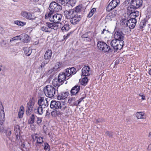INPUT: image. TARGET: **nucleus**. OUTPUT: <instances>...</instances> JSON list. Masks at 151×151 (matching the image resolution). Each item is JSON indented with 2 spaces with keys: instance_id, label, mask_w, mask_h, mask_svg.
<instances>
[{
  "instance_id": "1",
  "label": "nucleus",
  "mask_w": 151,
  "mask_h": 151,
  "mask_svg": "<svg viewBox=\"0 0 151 151\" xmlns=\"http://www.w3.org/2000/svg\"><path fill=\"white\" fill-rule=\"evenodd\" d=\"M50 107L51 109L56 110L60 109L61 111H64L67 109V104L64 102L61 103L59 101L55 100L52 101L50 103Z\"/></svg>"
},
{
  "instance_id": "2",
  "label": "nucleus",
  "mask_w": 151,
  "mask_h": 151,
  "mask_svg": "<svg viewBox=\"0 0 151 151\" xmlns=\"http://www.w3.org/2000/svg\"><path fill=\"white\" fill-rule=\"evenodd\" d=\"M66 78L65 73L64 72L60 73L58 76V82L56 81L57 78L54 79L52 81V84L53 86L55 87H57V91H58V88L64 83V81Z\"/></svg>"
},
{
  "instance_id": "3",
  "label": "nucleus",
  "mask_w": 151,
  "mask_h": 151,
  "mask_svg": "<svg viewBox=\"0 0 151 151\" xmlns=\"http://www.w3.org/2000/svg\"><path fill=\"white\" fill-rule=\"evenodd\" d=\"M43 90L45 96L51 98L54 96L56 92L55 88L50 85H47L45 87Z\"/></svg>"
},
{
  "instance_id": "4",
  "label": "nucleus",
  "mask_w": 151,
  "mask_h": 151,
  "mask_svg": "<svg viewBox=\"0 0 151 151\" xmlns=\"http://www.w3.org/2000/svg\"><path fill=\"white\" fill-rule=\"evenodd\" d=\"M112 47L115 50H121L124 45V43L122 41L120 42L116 40H113L111 42Z\"/></svg>"
},
{
  "instance_id": "5",
  "label": "nucleus",
  "mask_w": 151,
  "mask_h": 151,
  "mask_svg": "<svg viewBox=\"0 0 151 151\" xmlns=\"http://www.w3.org/2000/svg\"><path fill=\"white\" fill-rule=\"evenodd\" d=\"M14 131H15V134L16 136V141L19 142H22L23 141V139L22 136H21L20 130V127L18 125H16L15 126L14 128Z\"/></svg>"
},
{
  "instance_id": "6",
  "label": "nucleus",
  "mask_w": 151,
  "mask_h": 151,
  "mask_svg": "<svg viewBox=\"0 0 151 151\" xmlns=\"http://www.w3.org/2000/svg\"><path fill=\"white\" fill-rule=\"evenodd\" d=\"M120 3L119 0H112L106 7V10L108 12L110 11L118 6Z\"/></svg>"
},
{
  "instance_id": "7",
  "label": "nucleus",
  "mask_w": 151,
  "mask_h": 151,
  "mask_svg": "<svg viewBox=\"0 0 151 151\" xmlns=\"http://www.w3.org/2000/svg\"><path fill=\"white\" fill-rule=\"evenodd\" d=\"M4 109L2 104L0 103V128L1 130L2 129L3 124H4L5 120V113Z\"/></svg>"
},
{
  "instance_id": "8",
  "label": "nucleus",
  "mask_w": 151,
  "mask_h": 151,
  "mask_svg": "<svg viewBox=\"0 0 151 151\" xmlns=\"http://www.w3.org/2000/svg\"><path fill=\"white\" fill-rule=\"evenodd\" d=\"M93 36V34L92 32H87L83 34L81 36V38L83 40L90 42L91 41Z\"/></svg>"
},
{
  "instance_id": "9",
  "label": "nucleus",
  "mask_w": 151,
  "mask_h": 151,
  "mask_svg": "<svg viewBox=\"0 0 151 151\" xmlns=\"http://www.w3.org/2000/svg\"><path fill=\"white\" fill-rule=\"evenodd\" d=\"M63 17L62 14H56L52 16L50 18V21L53 23H60Z\"/></svg>"
},
{
  "instance_id": "10",
  "label": "nucleus",
  "mask_w": 151,
  "mask_h": 151,
  "mask_svg": "<svg viewBox=\"0 0 151 151\" xmlns=\"http://www.w3.org/2000/svg\"><path fill=\"white\" fill-rule=\"evenodd\" d=\"M76 14L73 9H65L64 12V15L67 19H70Z\"/></svg>"
},
{
  "instance_id": "11",
  "label": "nucleus",
  "mask_w": 151,
  "mask_h": 151,
  "mask_svg": "<svg viewBox=\"0 0 151 151\" xmlns=\"http://www.w3.org/2000/svg\"><path fill=\"white\" fill-rule=\"evenodd\" d=\"M50 8L56 12H58L61 10L62 9V6L58 3L55 1L51 2L50 4Z\"/></svg>"
},
{
  "instance_id": "12",
  "label": "nucleus",
  "mask_w": 151,
  "mask_h": 151,
  "mask_svg": "<svg viewBox=\"0 0 151 151\" xmlns=\"http://www.w3.org/2000/svg\"><path fill=\"white\" fill-rule=\"evenodd\" d=\"M76 72V69L74 67H72L65 69L64 73L66 77H69L75 74Z\"/></svg>"
},
{
  "instance_id": "13",
  "label": "nucleus",
  "mask_w": 151,
  "mask_h": 151,
  "mask_svg": "<svg viewBox=\"0 0 151 151\" xmlns=\"http://www.w3.org/2000/svg\"><path fill=\"white\" fill-rule=\"evenodd\" d=\"M35 104V102L32 100H30L27 103V109L26 110V113L27 116L30 115L32 111L33 110Z\"/></svg>"
},
{
  "instance_id": "14",
  "label": "nucleus",
  "mask_w": 151,
  "mask_h": 151,
  "mask_svg": "<svg viewBox=\"0 0 151 151\" xmlns=\"http://www.w3.org/2000/svg\"><path fill=\"white\" fill-rule=\"evenodd\" d=\"M136 23V19L134 17H131L130 19L127 21L126 25L128 27L129 29H132L135 27Z\"/></svg>"
},
{
  "instance_id": "15",
  "label": "nucleus",
  "mask_w": 151,
  "mask_h": 151,
  "mask_svg": "<svg viewBox=\"0 0 151 151\" xmlns=\"http://www.w3.org/2000/svg\"><path fill=\"white\" fill-rule=\"evenodd\" d=\"M142 0H131L130 8L137 9L142 5Z\"/></svg>"
},
{
  "instance_id": "16",
  "label": "nucleus",
  "mask_w": 151,
  "mask_h": 151,
  "mask_svg": "<svg viewBox=\"0 0 151 151\" xmlns=\"http://www.w3.org/2000/svg\"><path fill=\"white\" fill-rule=\"evenodd\" d=\"M124 34L120 31L116 32L114 35L115 40H116L120 42L122 41L124 43L123 41L124 39Z\"/></svg>"
},
{
  "instance_id": "17",
  "label": "nucleus",
  "mask_w": 151,
  "mask_h": 151,
  "mask_svg": "<svg viewBox=\"0 0 151 151\" xmlns=\"http://www.w3.org/2000/svg\"><path fill=\"white\" fill-rule=\"evenodd\" d=\"M81 20V16L78 14H76L70 19V22L73 24H77Z\"/></svg>"
},
{
  "instance_id": "18",
  "label": "nucleus",
  "mask_w": 151,
  "mask_h": 151,
  "mask_svg": "<svg viewBox=\"0 0 151 151\" xmlns=\"http://www.w3.org/2000/svg\"><path fill=\"white\" fill-rule=\"evenodd\" d=\"M90 68L89 67L87 66H84L82 70V75L83 76H86L90 75Z\"/></svg>"
},
{
  "instance_id": "19",
  "label": "nucleus",
  "mask_w": 151,
  "mask_h": 151,
  "mask_svg": "<svg viewBox=\"0 0 151 151\" xmlns=\"http://www.w3.org/2000/svg\"><path fill=\"white\" fill-rule=\"evenodd\" d=\"M130 9H131L130 10V11L131 13L129 15L131 18L134 17V18H135V17L139 16V12L138 11L136 10V9L132 8H130Z\"/></svg>"
},
{
  "instance_id": "20",
  "label": "nucleus",
  "mask_w": 151,
  "mask_h": 151,
  "mask_svg": "<svg viewBox=\"0 0 151 151\" xmlns=\"http://www.w3.org/2000/svg\"><path fill=\"white\" fill-rule=\"evenodd\" d=\"M80 86L77 85L73 87L70 91L71 95H74L78 93L80 90Z\"/></svg>"
},
{
  "instance_id": "21",
  "label": "nucleus",
  "mask_w": 151,
  "mask_h": 151,
  "mask_svg": "<svg viewBox=\"0 0 151 151\" xmlns=\"http://www.w3.org/2000/svg\"><path fill=\"white\" fill-rule=\"evenodd\" d=\"M22 40L25 43H27L30 40V39L29 36L27 34H22L21 35V37L19 40Z\"/></svg>"
},
{
  "instance_id": "22",
  "label": "nucleus",
  "mask_w": 151,
  "mask_h": 151,
  "mask_svg": "<svg viewBox=\"0 0 151 151\" xmlns=\"http://www.w3.org/2000/svg\"><path fill=\"white\" fill-rule=\"evenodd\" d=\"M68 92H62L58 96L57 98L58 100L64 99L68 96Z\"/></svg>"
},
{
  "instance_id": "23",
  "label": "nucleus",
  "mask_w": 151,
  "mask_h": 151,
  "mask_svg": "<svg viewBox=\"0 0 151 151\" xmlns=\"http://www.w3.org/2000/svg\"><path fill=\"white\" fill-rule=\"evenodd\" d=\"M38 104L39 106L43 108H45L48 106L47 104H46L45 103L44 97H40L38 100Z\"/></svg>"
},
{
  "instance_id": "24",
  "label": "nucleus",
  "mask_w": 151,
  "mask_h": 151,
  "mask_svg": "<svg viewBox=\"0 0 151 151\" xmlns=\"http://www.w3.org/2000/svg\"><path fill=\"white\" fill-rule=\"evenodd\" d=\"M29 117V119L28 120V123L29 124H33L35 122V119L37 116L34 114H30L29 116H27Z\"/></svg>"
},
{
  "instance_id": "25",
  "label": "nucleus",
  "mask_w": 151,
  "mask_h": 151,
  "mask_svg": "<svg viewBox=\"0 0 151 151\" xmlns=\"http://www.w3.org/2000/svg\"><path fill=\"white\" fill-rule=\"evenodd\" d=\"M52 55V51L50 50L49 49L47 50L44 55V59L47 60H49L50 61Z\"/></svg>"
},
{
  "instance_id": "26",
  "label": "nucleus",
  "mask_w": 151,
  "mask_h": 151,
  "mask_svg": "<svg viewBox=\"0 0 151 151\" xmlns=\"http://www.w3.org/2000/svg\"><path fill=\"white\" fill-rule=\"evenodd\" d=\"M37 135V134H36L35 135V139L37 140L36 145L37 147L40 146L43 143V138L40 137H38Z\"/></svg>"
},
{
  "instance_id": "27",
  "label": "nucleus",
  "mask_w": 151,
  "mask_h": 151,
  "mask_svg": "<svg viewBox=\"0 0 151 151\" xmlns=\"http://www.w3.org/2000/svg\"><path fill=\"white\" fill-rule=\"evenodd\" d=\"M22 15L26 18L31 20L32 19V15L29 12H23L22 13Z\"/></svg>"
},
{
  "instance_id": "28",
  "label": "nucleus",
  "mask_w": 151,
  "mask_h": 151,
  "mask_svg": "<svg viewBox=\"0 0 151 151\" xmlns=\"http://www.w3.org/2000/svg\"><path fill=\"white\" fill-rule=\"evenodd\" d=\"M43 108L40 106L38 107H36L34 109L35 112L40 115L42 114L43 113Z\"/></svg>"
},
{
  "instance_id": "29",
  "label": "nucleus",
  "mask_w": 151,
  "mask_h": 151,
  "mask_svg": "<svg viewBox=\"0 0 151 151\" xmlns=\"http://www.w3.org/2000/svg\"><path fill=\"white\" fill-rule=\"evenodd\" d=\"M104 48L102 49V51L104 52H111L112 51L110 46L106 43L105 44Z\"/></svg>"
},
{
  "instance_id": "30",
  "label": "nucleus",
  "mask_w": 151,
  "mask_h": 151,
  "mask_svg": "<svg viewBox=\"0 0 151 151\" xmlns=\"http://www.w3.org/2000/svg\"><path fill=\"white\" fill-rule=\"evenodd\" d=\"M25 55L27 56H29L32 52L31 49L28 47H24L23 48Z\"/></svg>"
},
{
  "instance_id": "31",
  "label": "nucleus",
  "mask_w": 151,
  "mask_h": 151,
  "mask_svg": "<svg viewBox=\"0 0 151 151\" xmlns=\"http://www.w3.org/2000/svg\"><path fill=\"white\" fill-rule=\"evenodd\" d=\"M69 26L68 22L65 21L64 23V24L62 27L61 30L63 31H66L69 29Z\"/></svg>"
},
{
  "instance_id": "32",
  "label": "nucleus",
  "mask_w": 151,
  "mask_h": 151,
  "mask_svg": "<svg viewBox=\"0 0 151 151\" xmlns=\"http://www.w3.org/2000/svg\"><path fill=\"white\" fill-rule=\"evenodd\" d=\"M49 9L50 10V12L48 13H46L45 15V18L47 19L48 18H49L50 19V18L51 17H52V15L54 13L55 11L51 9L50 8V6L49 8Z\"/></svg>"
},
{
  "instance_id": "33",
  "label": "nucleus",
  "mask_w": 151,
  "mask_h": 151,
  "mask_svg": "<svg viewBox=\"0 0 151 151\" xmlns=\"http://www.w3.org/2000/svg\"><path fill=\"white\" fill-rule=\"evenodd\" d=\"M105 43L104 42L99 41L97 43V46L100 50L102 51V49L105 45Z\"/></svg>"
},
{
  "instance_id": "34",
  "label": "nucleus",
  "mask_w": 151,
  "mask_h": 151,
  "mask_svg": "<svg viewBox=\"0 0 151 151\" xmlns=\"http://www.w3.org/2000/svg\"><path fill=\"white\" fill-rule=\"evenodd\" d=\"M49 62V60H45L42 63L41 65L38 68L39 69L42 70L43 68Z\"/></svg>"
},
{
  "instance_id": "35",
  "label": "nucleus",
  "mask_w": 151,
  "mask_h": 151,
  "mask_svg": "<svg viewBox=\"0 0 151 151\" xmlns=\"http://www.w3.org/2000/svg\"><path fill=\"white\" fill-rule=\"evenodd\" d=\"M82 7V5H79L76 6L74 9H73L74 10V12L76 13V14H78V13H79L81 11Z\"/></svg>"
},
{
  "instance_id": "36",
  "label": "nucleus",
  "mask_w": 151,
  "mask_h": 151,
  "mask_svg": "<svg viewBox=\"0 0 151 151\" xmlns=\"http://www.w3.org/2000/svg\"><path fill=\"white\" fill-rule=\"evenodd\" d=\"M145 114L142 112H138L136 113L135 115L137 119H143V116Z\"/></svg>"
},
{
  "instance_id": "37",
  "label": "nucleus",
  "mask_w": 151,
  "mask_h": 151,
  "mask_svg": "<svg viewBox=\"0 0 151 151\" xmlns=\"http://www.w3.org/2000/svg\"><path fill=\"white\" fill-rule=\"evenodd\" d=\"M62 67V63L58 62L56 63L53 69H55L56 71L58 70L59 68Z\"/></svg>"
},
{
  "instance_id": "38",
  "label": "nucleus",
  "mask_w": 151,
  "mask_h": 151,
  "mask_svg": "<svg viewBox=\"0 0 151 151\" xmlns=\"http://www.w3.org/2000/svg\"><path fill=\"white\" fill-rule=\"evenodd\" d=\"M88 81V80L86 76H85L82 79L81 81V85L83 86H86L87 84Z\"/></svg>"
},
{
  "instance_id": "39",
  "label": "nucleus",
  "mask_w": 151,
  "mask_h": 151,
  "mask_svg": "<svg viewBox=\"0 0 151 151\" xmlns=\"http://www.w3.org/2000/svg\"><path fill=\"white\" fill-rule=\"evenodd\" d=\"M41 30L44 32H51V30H50V28H49L48 27L45 26L42 27L40 29Z\"/></svg>"
},
{
  "instance_id": "40",
  "label": "nucleus",
  "mask_w": 151,
  "mask_h": 151,
  "mask_svg": "<svg viewBox=\"0 0 151 151\" xmlns=\"http://www.w3.org/2000/svg\"><path fill=\"white\" fill-rule=\"evenodd\" d=\"M37 120H36V122L37 124L38 125H42V118L37 117H36Z\"/></svg>"
},
{
  "instance_id": "41",
  "label": "nucleus",
  "mask_w": 151,
  "mask_h": 151,
  "mask_svg": "<svg viewBox=\"0 0 151 151\" xmlns=\"http://www.w3.org/2000/svg\"><path fill=\"white\" fill-rule=\"evenodd\" d=\"M84 98L85 97H81L78 100L73 102V104L75 106H77L80 103L81 101L84 99Z\"/></svg>"
},
{
  "instance_id": "42",
  "label": "nucleus",
  "mask_w": 151,
  "mask_h": 151,
  "mask_svg": "<svg viewBox=\"0 0 151 151\" xmlns=\"http://www.w3.org/2000/svg\"><path fill=\"white\" fill-rule=\"evenodd\" d=\"M12 129L10 128H8L5 130V134L8 138L12 134Z\"/></svg>"
},
{
  "instance_id": "43",
  "label": "nucleus",
  "mask_w": 151,
  "mask_h": 151,
  "mask_svg": "<svg viewBox=\"0 0 151 151\" xmlns=\"http://www.w3.org/2000/svg\"><path fill=\"white\" fill-rule=\"evenodd\" d=\"M14 23L18 25L22 26L25 25L26 24L25 22H21L20 21H15L14 22Z\"/></svg>"
},
{
  "instance_id": "44",
  "label": "nucleus",
  "mask_w": 151,
  "mask_h": 151,
  "mask_svg": "<svg viewBox=\"0 0 151 151\" xmlns=\"http://www.w3.org/2000/svg\"><path fill=\"white\" fill-rule=\"evenodd\" d=\"M46 25L49 28H50V30H51L52 29H55V28H53L54 25L53 23L47 22L46 23Z\"/></svg>"
},
{
  "instance_id": "45",
  "label": "nucleus",
  "mask_w": 151,
  "mask_h": 151,
  "mask_svg": "<svg viewBox=\"0 0 151 151\" xmlns=\"http://www.w3.org/2000/svg\"><path fill=\"white\" fill-rule=\"evenodd\" d=\"M57 2L61 3L64 6L68 3L66 0H56Z\"/></svg>"
},
{
  "instance_id": "46",
  "label": "nucleus",
  "mask_w": 151,
  "mask_h": 151,
  "mask_svg": "<svg viewBox=\"0 0 151 151\" xmlns=\"http://www.w3.org/2000/svg\"><path fill=\"white\" fill-rule=\"evenodd\" d=\"M50 149V146L48 143L45 142L44 144V149L46 150H48V151H49Z\"/></svg>"
},
{
  "instance_id": "47",
  "label": "nucleus",
  "mask_w": 151,
  "mask_h": 151,
  "mask_svg": "<svg viewBox=\"0 0 151 151\" xmlns=\"http://www.w3.org/2000/svg\"><path fill=\"white\" fill-rule=\"evenodd\" d=\"M146 25V22L145 20H142L140 23L139 26L140 28H143Z\"/></svg>"
},
{
  "instance_id": "48",
  "label": "nucleus",
  "mask_w": 151,
  "mask_h": 151,
  "mask_svg": "<svg viewBox=\"0 0 151 151\" xmlns=\"http://www.w3.org/2000/svg\"><path fill=\"white\" fill-rule=\"evenodd\" d=\"M65 6L66 9H68L69 8H71V9L72 7V6L70 3H67Z\"/></svg>"
},
{
  "instance_id": "49",
  "label": "nucleus",
  "mask_w": 151,
  "mask_h": 151,
  "mask_svg": "<svg viewBox=\"0 0 151 151\" xmlns=\"http://www.w3.org/2000/svg\"><path fill=\"white\" fill-rule=\"evenodd\" d=\"M113 133L111 131H107L106 132V135L110 137H112Z\"/></svg>"
},
{
  "instance_id": "50",
  "label": "nucleus",
  "mask_w": 151,
  "mask_h": 151,
  "mask_svg": "<svg viewBox=\"0 0 151 151\" xmlns=\"http://www.w3.org/2000/svg\"><path fill=\"white\" fill-rule=\"evenodd\" d=\"M77 97H73L71 99H70L68 100V102L70 103L73 102H75V101L77 100Z\"/></svg>"
},
{
  "instance_id": "51",
  "label": "nucleus",
  "mask_w": 151,
  "mask_h": 151,
  "mask_svg": "<svg viewBox=\"0 0 151 151\" xmlns=\"http://www.w3.org/2000/svg\"><path fill=\"white\" fill-rule=\"evenodd\" d=\"M24 112L23 111H19L18 113V116L19 118H22L23 117Z\"/></svg>"
},
{
  "instance_id": "52",
  "label": "nucleus",
  "mask_w": 151,
  "mask_h": 151,
  "mask_svg": "<svg viewBox=\"0 0 151 151\" xmlns=\"http://www.w3.org/2000/svg\"><path fill=\"white\" fill-rule=\"evenodd\" d=\"M110 32L108 30H106L105 29H104L101 32V34H104L105 35Z\"/></svg>"
},
{
  "instance_id": "53",
  "label": "nucleus",
  "mask_w": 151,
  "mask_h": 151,
  "mask_svg": "<svg viewBox=\"0 0 151 151\" xmlns=\"http://www.w3.org/2000/svg\"><path fill=\"white\" fill-rule=\"evenodd\" d=\"M55 114L57 115H61L63 114V113L59 111L55 110Z\"/></svg>"
},
{
  "instance_id": "54",
  "label": "nucleus",
  "mask_w": 151,
  "mask_h": 151,
  "mask_svg": "<svg viewBox=\"0 0 151 151\" xmlns=\"http://www.w3.org/2000/svg\"><path fill=\"white\" fill-rule=\"evenodd\" d=\"M139 96L141 97V99L143 100H144L146 99L145 98V96L144 94H143L142 93H140L139 94Z\"/></svg>"
},
{
  "instance_id": "55",
  "label": "nucleus",
  "mask_w": 151,
  "mask_h": 151,
  "mask_svg": "<svg viewBox=\"0 0 151 151\" xmlns=\"http://www.w3.org/2000/svg\"><path fill=\"white\" fill-rule=\"evenodd\" d=\"M59 23H53V28H55V29H57L58 28V24Z\"/></svg>"
},
{
  "instance_id": "56",
  "label": "nucleus",
  "mask_w": 151,
  "mask_h": 151,
  "mask_svg": "<svg viewBox=\"0 0 151 151\" xmlns=\"http://www.w3.org/2000/svg\"><path fill=\"white\" fill-rule=\"evenodd\" d=\"M103 120L102 119H98L96 120L95 122L96 123H98L99 122H103Z\"/></svg>"
},
{
  "instance_id": "57",
  "label": "nucleus",
  "mask_w": 151,
  "mask_h": 151,
  "mask_svg": "<svg viewBox=\"0 0 151 151\" xmlns=\"http://www.w3.org/2000/svg\"><path fill=\"white\" fill-rule=\"evenodd\" d=\"M56 71L55 69H53V67L48 70V73H51L53 72Z\"/></svg>"
},
{
  "instance_id": "58",
  "label": "nucleus",
  "mask_w": 151,
  "mask_h": 151,
  "mask_svg": "<svg viewBox=\"0 0 151 151\" xmlns=\"http://www.w3.org/2000/svg\"><path fill=\"white\" fill-rule=\"evenodd\" d=\"M20 37L21 35L17 36L16 37H14V39L15 40H18L19 39V40L20 38Z\"/></svg>"
},
{
  "instance_id": "59",
  "label": "nucleus",
  "mask_w": 151,
  "mask_h": 151,
  "mask_svg": "<svg viewBox=\"0 0 151 151\" xmlns=\"http://www.w3.org/2000/svg\"><path fill=\"white\" fill-rule=\"evenodd\" d=\"M93 13L92 14L91 12H90L88 15L87 17L89 18H90L93 16Z\"/></svg>"
},
{
  "instance_id": "60",
  "label": "nucleus",
  "mask_w": 151,
  "mask_h": 151,
  "mask_svg": "<svg viewBox=\"0 0 151 151\" xmlns=\"http://www.w3.org/2000/svg\"><path fill=\"white\" fill-rule=\"evenodd\" d=\"M96 11V9L95 8H93L90 11V12L93 14Z\"/></svg>"
},
{
  "instance_id": "61",
  "label": "nucleus",
  "mask_w": 151,
  "mask_h": 151,
  "mask_svg": "<svg viewBox=\"0 0 151 151\" xmlns=\"http://www.w3.org/2000/svg\"><path fill=\"white\" fill-rule=\"evenodd\" d=\"M116 14H117L116 11L115 12L113 11L112 12V13H111V14H113V17L115 16L116 15Z\"/></svg>"
},
{
  "instance_id": "62",
  "label": "nucleus",
  "mask_w": 151,
  "mask_h": 151,
  "mask_svg": "<svg viewBox=\"0 0 151 151\" xmlns=\"http://www.w3.org/2000/svg\"><path fill=\"white\" fill-rule=\"evenodd\" d=\"M22 143L21 144V148H26L25 145L24 143H22V142H21Z\"/></svg>"
},
{
  "instance_id": "63",
  "label": "nucleus",
  "mask_w": 151,
  "mask_h": 151,
  "mask_svg": "<svg viewBox=\"0 0 151 151\" xmlns=\"http://www.w3.org/2000/svg\"><path fill=\"white\" fill-rule=\"evenodd\" d=\"M0 44L1 46H3L4 45H5V43H4V40L1 42Z\"/></svg>"
},
{
  "instance_id": "64",
  "label": "nucleus",
  "mask_w": 151,
  "mask_h": 151,
  "mask_svg": "<svg viewBox=\"0 0 151 151\" xmlns=\"http://www.w3.org/2000/svg\"><path fill=\"white\" fill-rule=\"evenodd\" d=\"M70 33H68L67 34L66 36H64V37H65V39H67L70 35Z\"/></svg>"
}]
</instances>
